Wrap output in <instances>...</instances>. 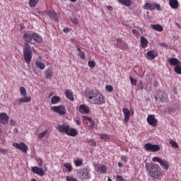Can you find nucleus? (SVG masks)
Listing matches in <instances>:
<instances>
[{
  "instance_id": "f257e3e1",
  "label": "nucleus",
  "mask_w": 181,
  "mask_h": 181,
  "mask_svg": "<svg viewBox=\"0 0 181 181\" xmlns=\"http://www.w3.org/2000/svg\"><path fill=\"white\" fill-rule=\"evenodd\" d=\"M23 39L25 42L24 43L23 48L24 59L27 64H30L33 54L32 53V47H30V45L28 43H30V42H32V40L33 39V34L25 33L23 35Z\"/></svg>"
},
{
  "instance_id": "f03ea898",
  "label": "nucleus",
  "mask_w": 181,
  "mask_h": 181,
  "mask_svg": "<svg viewBox=\"0 0 181 181\" xmlns=\"http://www.w3.org/2000/svg\"><path fill=\"white\" fill-rule=\"evenodd\" d=\"M86 98L92 104H95V105H103V104H105L104 95L98 90H89L86 94Z\"/></svg>"
},
{
  "instance_id": "7ed1b4c3",
  "label": "nucleus",
  "mask_w": 181,
  "mask_h": 181,
  "mask_svg": "<svg viewBox=\"0 0 181 181\" xmlns=\"http://www.w3.org/2000/svg\"><path fill=\"white\" fill-rule=\"evenodd\" d=\"M146 168L151 177L154 179H162L163 177V173L158 165L146 163Z\"/></svg>"
},
{
  "instance_id": "20e7f679",
  "label": "nucleus",
  "mask_w": 181,
  "mask_h": 181,
  "mask_svg": "<svg viewBox=\"0 0 181 181\" xmlns=\"http://www.w3.org/2000/svg\"><path fill=\"white\" fill-rule=\"evenodd\" d=\"M57 129L58 132L66 134V135H69V136H76V135H78L77 129L70 127L67 124H59Z\"/></svg>"
},
{
  "instance_id": "39448f33",
  "label": "nucleus",
  "mask_w": 181,
  "mask_h": 181,
  "mask_svg": "<svg viewBox=\"0 0 181 181\" xmlns=\"http://www.w3.org/2000/svg\"><path fill=\"white\" fill-rule=\"evenodd\" d=\"M78 176L81 180H90V179H91V174L90 173V170H88V168H87L81 169L78 172Z\"/></svg>"
},
{
  "instance_id": "423d86ee",
  "label": "nucleus",
  "mask_w": 181,
  "mask_h": 181,
  "mask_svg": "<svg viewBox=\"0 0 181 181\" xmlns=\"http://www.w3.org/2000/svg\"><path fill=\"white\" fill-rule=\"evenodd\" d=\"M51 111L59 114V115H66V107L64 105L52 106L50 107Z\"/></svg>"
},
{
  "instance_id": "0eeeda50",
  "label": "nucleus",
  "mask_w": 181,
  "mask_h": 181,
  "mask_svg": "<svg viewBox=\"0 0 181 181\" xmlns=\"http://www.w3.org/2000/svg\"><path fill=\"white\" fill-rule=\"evenodd\" d=\"M152 160L153 162H158V163H160L161 168L165 170H168L169 169V162H168L166 160H163L159 157H153Z\"/></svg>"
},
{
  "instance_id": "6e6552de",
  "label": "nucleus",
  "mask_w": 181,
  "mask_h": 181,
  "mask_svg": "<svg viewBox=\"0 0 181 181\" xmlns=\"http://www.w3.org/2000/svg\"><path fill=\"white\" fill-rule=\"evenodd\" d=\"M144 149H146V151H148V152H159V151H160V145H155L147 143L144 144Z\"/></svg>"
},
{
  "instance_id": "1a4fd4ad",
  "label": "nucleus",
  "mask_w": 181,
  "mask_h": 181,
  "mask_svg": "<svg viewBox=\"0 0 181 181\" xmlns=\"http://www.w3.org/2000/svg\"><path fill=\"white\" fill-rule=\"evenodd\" d=\"M147 122L151 127H158V119L155 117L154 115H149L147 117Z\"/></svg>"
},
{
  "instance_id": "9d476101",
  "label": "nucleus",
  "mask_w": 181,
  "mask_h": 181,
  "mask_svg": "<svg viewBox=\"0 0 181 181\" xmlns=\"http://www.w3.org/2000/svg\"><path fill=\"white\" fill-rule=\"evenodd\" d=\"M13 146H14L17 149H19L20 151L23 152V153H26L28 152V147L23 142H21L19 144L13 143Z\"/></svg>"
},
{
  "instance_id": "9b49d317",
  "label": "nucleus",
  "mask_w": 181,
  "mask_h": 181,
  "mask_svg": "<svg viewBox=\"0 0 181 181\" xmlns=\"http://www.w3.org/2000/svg\"><path fill=\"white\" fill-rule=\"evenodd\" d=\"M76 110H78L80 114H88V112H90V107L86 104H82L76 107Z\"/></svg>"
},
{
  "instance_id": "f8f14e48",
  "label": "nucleus",
  "mask_w": 181,
  "mask_h": 181,
  "mask_svg": "<svg viewBox=\"0 0 181 181\" xmlns=\"http://www.w3.org/2000/svg\"><path fill=\"white\" fill-rule=\"evenodd\" d=\"M144 57L147 60H153L158 57V52L155 50H150L144 54Z\"/></svg>"
},
{
  "instance_id": "ddd939ff",
  "label": "nucleus",
  "mask_w": 181,
  "mask_h": 181,
  "mask_svg": "<svg viewBox=\"0 0 181 181\" xmlns=\"http://www.w3.org/2000/svg\"><path fill=\"white\" fill-rule=\"evenodd\" d=\"M31 170L35 175L39 176H45V170L42 167L34 166L31 168Z\"/></svg>"
},
{
  "instance_id": "4468645a",
  "label": "nucleus",
  "mask_w": 181,
  "mask_h": 181,
  "mask_svg": "<svg viewBox=\"0 0 181 181\" xmlns=\"http://www.w3.org/2000/svg\"><path fill=\"white\" fill-rule=\"evenodd\" d=\"M114 43L117 47H119L120 49H127V44L125 43V41L122 40L121 38H116Z\"/></svg>"
},
{
  "instance_id": "2eb2a0df",
  "label": "nucleus",
  "mask_w": 181,
  "mask_h": 181,
  "mask_svg": "<svg viewBox=\"0 0 181 181\" xmlns=\"http://www.w3.org/2000/svg\"><path fill=\"white\" fill-rule=\"evenodd\" d=\"M93 166L96 172H98L99 173H105V172H107V166L105 165L95 163Z\"/></svg>"
},
{
  "instance_id": "dca6fc26",
  "label": "nucleus",
  "mask_w": 181,
  "mask_h": 181,
  "mask_svg": "<svg viewBox=\"0 0 181 181\" xmlns=\"http://www.w3.org/2000/svg\"><path fill=\"white\" fill-rule=\"evenodd\" d=\"M122 112L124 115V122L127 124L129 121V117H131V112L129 110L127 107L122 109Z\"/></svg>"
},
{
  "instance_id": "f3484780",
  "label": "nucleus",
  "mask_w": 181,
  "mask_h": 181,
  "mask_svg": "<svg viewBox=\"0 0 181 181\" xmlns=\"http://www.w3.org/2000/svg\"><path fill=\"white\" fill-rule=\"evenodd\" d=\"M8 121H9V116H8V114H6L5 112H1L0 113L1 124L6 125V124H8Z\"/></svg>"
},
{
  "instance_id": "a211bd4d",
  "label": "nucleus",
  "mask_w": 181,
  "mask_h": 181,
  "mask_svg": "<svg viewBox=\"0 0 181 181\" xmlns=\"http://www.w3.org/2000/svg\"><path fill=\"white\" fill-rule=\"evenodd\" d=\"M82 118L87 121V127L89 128V129H93L95 124H94V121L91 117H87V116H83Z\"/></svg>"
},
{
  "instance_id": "6ab92c4d",
  "label": "nucleus",
  "mask_w": 181,
  "mask_h": 181,
  "mask_svg": "<svg viewBox=\"0 0 181 181\" xmlns=\"http://www.w3.org/2000/svg\"><path fill=\"white\" fill-rule=\"evenodd\" d=\"M168 62L171 66H175L176 67L177 66H181V62L179 61V59L176 58H171L168 59Z\"/></svg>"
},
{
  "instance_id": "aec40b11",
  "label": "nucleus",
  "mask_w": 181,
  "mask_h": 181,
  "mask_svg": "<svg viewBox=\"0 0 181 181\" xmlns=\"http://www.w3.org/2000/svg\"><path fill=\"white\" fill-rule=\"evenodd\" d=\"M143 9L146 11H153L155 10L154 4L146 3L143 6Z\"/></svg>"
},
{
  "instance_id": "412c9836",
  "label": "nucleus",
  "mask_w": 181,
  "mask_h": 181,
  "mask_svg": "<svg viewBox=\"0 0 181 181\" xmlns=\"http://www.w3.org/2000/svg\"><path fill=\"white\" fill-rule=\"evenodd\" d=\"M32 98L30 96H25L24 98H21L17 100V103L23 104V103H30Z\"/></svg>"
},
{
  "instance_id": "4be33fe9",
  "label": "nucleus",
  "mask_w": 181,
  "mask_h": 181,
  "mask_svg": "<svg viewBox=\"0 0 181 181\" xmlns=\"http://www.w3.org/2000/svg\"><path fill=\"white\" fill-rule=\"evenodd\" d=\"M140 43H141V46L143 49L148 47V40L146 38H145V37H140Z\"/></svg>"
},
{
  "instance_id": "5701e85b",
  "label": "nucleus",
  "mask_w": 181,
  "mask_h": 181,
  "mask_svg": "<svg viewBox=\"0 0 181 181\" xmlns=\"http://www.w3.org/2000/svg\"><path fill=\"white\" fill-rule=\"evenodd\" d=\"M150 26L153 30H157V32H162L163 30V27L159 24H151Z\"/></svg>"
},
{
  "instance_id": "b1692460",
  "label": "nucleus",
  "mask_w": 181,
  "mask_h": 181,
  "mask_svg": "<svg viewBox=\"0 0 181 181\" xmlns=\"http://www.w3.org/2000/svg\"><path fill=\"white\" fill-rule=\"evenodd\" d=\"M33 38L37 43H42V42H43V39L37 33H33Z\"/></svg>"
},
{
  "instance_id": "393cba45",
  "label": "nucleus",
  "mask_w": 181,
  "mask_h": 181,
  "mask_svg": "<svg viewBox=\"0 0 181 181\" xmlns=\"http://www.w3.org/2000/svg\"><path fill=\"white\" fill-rule=\"evenodd\" d=\"M35 64L40 70H45L46 69V64L40 61V59H37L35 62Z\"/></svg>"
},
{
  "instance_id": "a878e982",
  "label": "nucleus",
  "mask_w": 181,
  "mask_h": 181,
  "mask_svg": "<svg viewBox=\"0 0 181 181\" xmlns=\"http://www.w3.org/2000/svg\"><path fill=\"white\" fill-rule=\"evenodd\" d=\"M65 95L68 100H70V101H74V96H73V92L70 90H66L65 91Z\"/></svg>"
},
{
  "instance_id": "bb28decb",
  "label": "nucleus",
  "mask_w": 181,
  "mask_h": 181,
  "mask_svg": "<svg viewBox=\"0 0 181 181\" xmlns=\"http://www.w3.org/2000/svg\"><path fill=\"white\" fill-rule=\"evenodd\" d=\"M157 95L156 97V98H160V100L161 101H165V100H166V98H168V96H166V93L162 92V91H160L157 93Z\"/></svg>"
},
{
  "instance_id": "cd10ccee",
  "label": "nucleus",
  "mask_w": 181,
  "mask_h": 181,
  "mask_svg": "<svg viewBox=\"0 0 181 181\" xmlns=\"http://www.w3.org/2000/svg\"><path fill=\"white\" fill-rule=\"evenodd\" d=\"M170 6L173 9H177V8H179V3L177 2V0H170Z\"/></svg>"
},
{
  "instance_id": "c85d7f7f",
  "label": "nucleus",
  "mask_w": 181,
  "mask_h": 181,
  "mask_svg": "<svg viewBox=\"0 0 181 181\" xmlns=\"http://www.w3.org/2000/svg\"><path fill=\"white\" fill-rule=\"evenodd\" d=\"M118 2L122 4V5H124V6H131L132 5V1L131 0H117Z\"/></svg>"
},
{
  "instance_id": "c756f323",
  "label": "nucleus",
  "mask_w": 181,
  "mask_h": 181,
  "mask_svg": "<svg viewBox=\"0 0 181 181\" xmlns=\"http://www.w3.org/2000/svg\"><path fill=\"white\" fill-rule=\"evenodd\" d=\"M77 50L78 52V56L82 59V60H84L86 59V53L81 50V49L78 47H77Z\"/></svg>"
},
{
  "instance_id": "7c9ffc66",
  "label": "nucleus",
  "mask_w": 181,
  "mask_h": 181,
  "mask_svg": "<svg viewBox=\"0 0 181 181\" xmlns=\"http://www.w3.org/2000/svg\"><path fill=\"white\" fill-rule=\"evenodd\" d=\"M47 134H49V131L47 129L44 130L42 132L38 134L37 135L38 139H43V138H45V136H46Z\"/></svg>"
},
{
  "instance_id": "2f4dec72",
  "label": "nucleus",
  "mask_w": 181,
  "mask_h": 181,
  "mask_svg": "<svg viewBox=\"0 0 181 181\" xmlns=\"http://www.w3.org/2000/svg\"><path fill=\"white\" fill-rule=\"evenodd\" d=\"M61 100L62 99L59 96H53L51 99V103L52 104H57V103H59Z\"/></svg>"
},
{
  "instance_id": "473e14b6",
  "label": "nucleus",
  "mask_w": 181,
  "mask_h": 181,
  "mask_svg": "<svg viewBox=\"0 0 181 181\" xmlns=\"http://www.w3.org/2000/svg\"><path fill=\"white\" fill-rule=\"evenodd\" d=\"M52 76H53V70H52V69L47 70L46 74H45L46 78H47V79L52 78Z\"/></svg>"
},
{
  "instance_id": "72a5a7b5",
  "label": "nucleus",
  "mask_w": 181,
  "mask_h": 181,
  "mask_svg": "<svg viewBox=\"0 0 181 181\" xmlns=\"http://www.w3.org/2000/svg\"><path fill=\"white\" fill-rule=\"evenodd\" d=\"M64 167L66 169L67 172H71L73 170V167L69 163H64Z\"/></svg>"
},
{
  "instance_id": "f704fd0d",
  "label": "nucleus",
  "mask_w": 181,
  "mask_h": 181,
  "mask_svg": "<svg viewBox=\"0 0 181 181\" xmlns=\"http://www.w3.org/2000/svg\"><path fill=\"white\" fill-rule=\"evenodd\" d=\"M39 2V0H30L29 1V5L30 8H35L36 5H37V3Z\"/></svg>"
},
{
  "instance_id": "c9c22d12",
  "label": "nucleus",
  "mask_w": 181,
  "mask_h": 181,
  "mask_svg": "<svg viewBox=\"0 0 181 181\" xmlns=\"http://www.w3.org/2000/svg\"><path fill=\"white\" fill-rule=\"evenodd\" d=\"M100 136L101 139H103L104 141H107L111 138V136L110 135L105 134H100Z\"/></svg>"
},
{
  "instance_id": "e433bc0d",
  "label": "nucleus",
  "mask_w": 181,
  "mask_h": 181,
  "mask_svg": "<svg viewBox=\"0 0 181 181\" xmlns=\"http://www.w3.org/2000/svg\"><path fill=\"white\" fill-rule=\"evenodd\" d=\"M47 16H49V18H53V19H54L56 21V13L53 12V11H47Z\"/></svg>"
},
{
  "instance_id": "4c0bfd02",
  "label": "nucleus",
  "mask_w": 181,
  "mask_h": 181,
  "mask_svg": "<svg viewBox=\"0 0 181 181\" xmlns=\"http://www.w3.org/2000/svg\"><path fill=\"white\" fill-rule=\"evenodd\" d=\"M105 91H107V93H112V91H114V87L111 85H107L105 86Z\"/></svg>"
},
{
  "instance_id": "58836bf2",
  "label": "nucleus",
  "mask_w": 181,
  "mask_h": 181,
  "mask_svg": "<svg viewBox=\"0 0 181 181\" xmlns=\"http://www.w3.org/2000/svg\"><path fill=\"white\" fill-rule=\"evenodd\" d=\"M174 71L177 74H181V65H177V66L174 68Z\"/></svg>"
},
{
  "instance_id": "ea45409f",
  "label": "nucleus",
  "mask_w": 181,
  "mask_h": 181,
  "mask_svg": "<svg viewBox=\"0 0 181 181\" xmlns=\"http://www.w3.org/2000/svg\"><path fill=\"white\" fill-rule=\"evenodd\" d=\"M170 144H171V146H173V148H175L177 149H179V145H177V143H176V141H175L174 140H170Z\"/></svg>"
},
{
  "instance_id": "a19ab883",
  "label": "nucleus",
  "mask_w": 181,
  "mask_h": 181,
  "mask_svg": "<svg viewBox=\"0 0 181 181\" xmlns=\"http://www.w3.org/2000/svg\"><path fill=\"white\" fill-rule=\"evenodd\" d=\"M74 165L76 166H81L83 165V160L82 159H76L74 160Z\"/></svg>"
},
{
  "instance_id": "79ce46f5",
  "label": "nucleus",
  "mask_w": 181,
  "mask_h": 181,
  "mask_svg": "<svg viewBox=\"0 0 181 181\" xmlns=\"http://www.w3.org/2000/svg\"><path fill=\"white\" fill-rule=\"evenodd\" d=\"M121 159V162L122 163H124V165H126L127 162H128V157H127V156H122L120 157Z\"/></svg>"
},
{
  "instance_id": "37998d69",
  "label": "nucleus",
  "mask_w": 181,
  "mask_h": 181,
  "mask_svg": "<svg viewBox=\"0 0 181 181\" xmlns=\"http://www.w3.org/2000/svg\"><path fill=\"white\" fill-rule=\"evenodd\" d=\"M20 93H21V95H23V97H25V95H26V89L25 88V87H21L20 88Z\"/></svg>"
},
{
  "instance_id": "c03bdc74",
  "label": "nucleus",
  "mask_w": 181,
  "mask_h": 181,
  "mask_svg": "<svg viewBox=\"0 0 181 181\" xmlns=\"http://www.w3.org/2000/svg\"><path fill=\"white\" fill-rule=\"evenodd\" d=\"M88 66L90 69H94L95 67V62L94 61H88Z\"/></svg>"
},
{
  "instance_id": "a18cd8bd",
  "label": "nucleus",
  "mask_w": 181,
  "mask_h": 181,
  "mask_svg": "<svg viewBox=\"0 0 181 181\" xmlns=\"http://www.w3.org/2000/svg\"><path fill=\"white\" fill-rule=\"evenodd\" d=\"M88 144H90V146H97V142L93 139H89L88 141Z\"/></svg>"
},
{
  "instance_id": "49530a36",
  "label": "nucleus",
  "mask_w": 181,
  "mask_h": 181,
  "mask_svg": "<svg viewBox=\"0 0 181 181\" xmlns=\"http://www.w3.org/2000/svg\"><path fill=\"white\" fill-rule=\"evenodd\" d=\"M130 83L132 86H136L137 81L136 79L132 78V76L129 77Z\"/></svg>"
},
{
  "instance_id": "de8ad7c7",
  "label": "nucleus",
  "mask_w": 181,
  "mask_h": 181,
  "mask_svg": "<svg viewBox=\"0 0 181 181\" xmlns=\"http://www.w3.org/2000/svg\"><path fill=\"white\" fill-rule=\"evenodd\" d=\"M71 21H72V23H74V25H78V19H77V18H71Z\"/></svg>"
},
{
  "instance_id": "09e8293b",
  "label": "nucleus",
  "mask_w": 181,
  "mask_h": 181,
  "mask_svg": "<svg viewBox=\"0 0 181 181\" xmlns=\"http://www.w3.org/2000/svg\"><path fill=\"white\" fill-rule=\"evenodd\" d=\"M37 163L38 166H40V168H42V165H43V161L40 158L37 159Z\"/></svg>"
},
{
  "instance_id": "8fccbe9b",
  "label": "nucleus",
  "mask_w": 181,
  "mask_h": 181,
  "mask_svg": "<svg viewBox=\"0 0 181 181\" xmlns=\"http://www.w3.org/2000/svg\"><path fill=\"white\" fill-rule=\"evenodd\" d=\"M157 8L158 11H160V5L158 4L154 3V9Z\"/></svg>"
},
{
  "instance_id": "3c124183",
  "label": "nucleus",
  "mask_w": 181,
  "mask_h": 181,
  "mask_svg": "<svg viewBox=\"0 0 181 181\" xmlns=\"http://www.w3.org/2000/svg\"><path fill=\"white\" fill-rule=\"evenodd\" d=\"M10 124L13 126L15 127V125H16V121L15 119H11L10 120Z\"/></svg>"
},
{
  "instance_id": "603ef678",
  "label": "nucleus",
  "mask_w": 181,
  "mask_h": 181,
  "mask_svg": "<svg viewBox=\"0 0 181 181\" xmlns=\"http://www.w3.org/2000/svg\"><path fill=\"white\" fill-rule=\"evenodd\" d=\"M132 33H133V35H134V36H138V35H139V33L138 32V30H132Z\"/></svg>"
},
{
  "instance_id": "864d4df0",
  "label": "nucleus",
  "mask_w": 181,
  "mask_h": 181,
  "mask_svg": "<svg viewBox=\"0 0 181 181\" xmlns=\"http://www.w3.org/2000/svg\"><path fill=\"white\" fill-rule=\"evenodd\" d=\"M139 88H140L141 90L144 89V83H142V81L139 82V84L138 86Z\"/></svg>"
},
{
  "instance_id": "5fc2aeb1",
  "label": "nucleus",
  "mask_w": 181,
  "mask_h": 181,
  "mask_svg": "<svg viewBox=\"0 0 181 181\" xmlns=\"http://www.w3.org/2000/svg\"><path fill=\"white\" fill-rule=\"evenodd\" d=\"M0 153H2L3 155H6V150H5L4 148H1Z\"/></svg>"
},
{
  "instance_id": "6e6d98bb",
  "label": "nucleus",
  "mask_w": 181,
  "mask_h": 181,
  "mask_svg": "<svg viewBox=\"0 0 181 181\" xmlns=\"http://www.w3.org/2000/svg\"><path fill=\"white\" fill-rule=\"evenodd\" d=\"M117 181H124V178H122V177H121L120 175H117Z\"/></svg>"
},
{
  "instance_id": "4d7b16f0",
  "label": "nucleus",
  "mask_w": 181,
  "mask_h": 181,
  "mask_svg": "<svg viewBox=\"0 0 181 181\" xmlns=\"http://www.w3.org/2000/svg\"><path fill=\"white\" fill-rule=\"evenodd\" d=\"M107 9L108 10V11H113V8H112V6H107Z\"/></svg>"
},
{
  "instance_id": "13d9d810",
  "label": "nucleus",
  "mask_w": 181,
  "mask_h": 181,
  "mask_svg": "<svg viewBox=\"0 0 181 181\" xmlns=\"http://www.w3.org/2000/svg\"><path fill=\"white\" fill-rule=\"evenodd\" d=\"M76 124L80 127V125H81V122H80V120H76Z\"/></svg>"
},
{
  "instance_id": "bf43d9fd",
  "label": "nucleus",
  "mask_w": 181,
  "mask_h": 181,
  "mask_svg": "<svg viewBox=\"0 0 181 181\" xmlns=\"http://www.w3.org/2000/svg\"><path fill=\"white\" fill-rule=\"evenodd\" d=\"M63 32H64L65 33H67V32H69V28H64Z\"/></svg>"
},
{
  "instance_id": "052dcab7",
  "label": "nucleus",
  "mask_w": 181,
  "mask_h": 181,
  "mask_svg": "<svg viewBox=\"0 0 181 181\" xmlns=\"http://www.w3.org/2000/svg\"><path fill=\"white\" fill-rule=\"evenodd\" d=\"M119 168H123L124 165H122V163H118Z\"/></svg>"
},
{
  "instance_id": "680f3d73",
  "label": "nucleus",
  "mask_w": 181,
  "mask_h": 181,
  "mask_svg": "<svg viewBox=\"0 0 181 181\" xmlns=\"http://www.w3.org/2000/svg\"><path fill=\"white\" fill-rule=\"evenodd\" d=\"M44 172L45 171V172H47V167H46V165H45V167H44Z\"/></svg>"
},
{
  "instance_id": "e2e57ef3",
  "label": "nucleus",
  "mask_w": 181,
  "mask_h": 181,
  "mask_svg": "<svg viewBox=\"0 0 181 181\" xmlns=\"http://www.w3.org/2000/svg\"><path fill=\"white\" fill-rule=\"evenodd\" d=\"M161 46H163L164 47H166V46H168V45H166V43H163V44H161Z\"/></svg>"
},
{
  "instance_id": "0e129e2a",
  "label": "nucleus",
  "mask_w": 181,
  "mask_h": 181,
  "mask_svg": "<svg viewBox=\"0 0 181 181\" xmlns=\"http://www.w3.org/2000/svg\"><path fill=\"white\" fill-rule=\"evenodd\" d=\"M71 2H76L77 0H69Z\"/></svg>"
},
{
  "instance_id": "69168bd1",
  "label": "nucleus",
  "mask_w": 181,
  "mask_h": 181,
  "mask_svg": "<svg viewBox=\"0 0 181 181\" xmlns=\"http://www.w3.org/2000/svg\"><path fill=\"white\" fill-rule=\"evenodd\" d=\"M107 181H112V180H111V178L108 177Z\"/></svg>"
},
{
  "instance_id": "338daca9",
  "label": "nucleus",
  "mask_w": 181,
  "mask_h": 181,
  "mask_svg": "<svg viewBox=\"0 0 181 181\" xmlns=\"http://www.w3.org/2000/svg\"><path fill=\"white\" fill-rule=\"evenodd\" d=\"M31 181H37V180H36V179H33L31 180Z\"/></svg>"
},
{
  "instance_id": "774afa93",
  "label": "nucleus",
  "mask_w": 181,
  "mask_h": 181,
  "mask_svg": "<svg viewBox=\"0 0 181 181\" xmlns=\"http://www.w3.org/2000/svg\"><path fill=\"white\" fill-rule=\"evenodd\" d=\"M177 26L178 28H180V25L179 24H177Z\"/></svg>"
}]
</instances>
